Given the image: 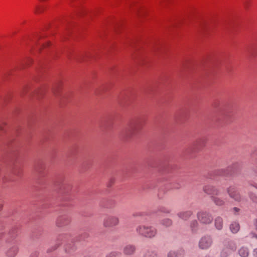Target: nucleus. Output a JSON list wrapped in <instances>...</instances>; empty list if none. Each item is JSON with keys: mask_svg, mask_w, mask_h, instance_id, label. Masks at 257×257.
Returning <instances> with one entry per match:
<instances>
[{"mask_svg": "<svg viewBox=\"0 0 257 257\" xmlns=\"http://www.w3.org/2000/svg\"><path fill=\"white\" fill-rule=\"evenodd\" d=\"M136 231L139 235L148 238L155 237L158 232L157 229L155 227L144 224L138 225L136 228Z\"/></svg>", "mask_w": 257, "mask_h": 257, "instance_id": "f257e3e1", "label": "nucleus"}, {"mask_svg": "<svg viewBox=\"0 0 257 257\" xmlns=\"http://www.w3.org/2000/svg\"><path fill=\"white\" fill-rule=\"evenodd\" d=\"M141 127L138 124H130L121 133L122 137L129 140L136 136L140 132Z\"/></svg>", "mask_w": 257, "mask_h": 257, "instance_id": "f03ea898", "label": "nucleus"}, {"mask_svg": "<svg viewBox=\"0 0 257 257\" xmlns=\"http://www.w3.org/2000/svg\"><path fill=\"white\" fill-rule=\"evenodd\" d=\"M236 246L235 242L232 240L225 241L220 251L221 257H227L235 250Z\"/></svg>", "mask_w": 257, "mask_h": 257, "instance_id": "7ed1b4c3", "label": "nucleus"}, {"mask_svg": "<svg viewBox=\"0 0 257 257\" xmlns=\"http://www.w3.org/2000/svg\"><path fill=\"white\" fill-rule=\"evenodd\" d=\"M228 196L234 201L239 202L242 200V197L238 189L234 186H229L226 189Z\"/></svg>", "mask_w": 257, "mask_h": 257, "instance_id": "20e7f679", "label": "nucleus"}, {"mask_svg": "<svg viewBox=\"0 0 257 257\" xmlns=\"http://www.w3.org/2000/svg\"><path fill=\"white\" fill-rule=\"evenodd\" d=\"M197 218L200 223L207 224L212 222L213 218L212 215L205 211H200L197 213Z\"/></svg>", "mask_w": 257, "mask_h": 257, "instance_id": "39448f33", "label": "nucleus"}, {"mask_svg": "<svg viewBox=\"0 0 257 257\" xmlns=\"http://www.w3.org/2000/svg\"><path fill=\"white\" fill-rule=\"evenodd\" d=\"M212 243V237L210 235H205L200 238L198 246L200 249H207L211 247Z\"/></svg>", "mask_w": 257, "mask_h": 257, "instance_id": "423d86ee", "label": "nucleus"}, {"mask_svg": "<svg viewBox=\"0 0 257 257\" xmlns=\"http://www.w3.org/2000/svg\"><path fill=\"white\" fill-rule=\"evenodd\" d=\"M119 219L116 216H109L105 217L103 220V225L106 227H111L117 225Z\"/></svg>", "mask_w": 257, "mask_h": 257, "instance_id": "0eeeda50", "label": "nucleus"}, {"mask_svg": "<svg viewBox=\"0 0 257 257\" xmlns=\"http://www.w3.org/2000/svg\"><path fill=\"white\" fill-rule=\"evenodd\" d=\"M203 191L205 193L213 195H218L219 191L215 186L212 185H206L203 187Z\"/></svg>", "mask_w": 257, "mask_h": 257, "instance_id": "6e6552de", "label": "nucleus"}, {"mask_svg": "<svg viewBox=\"0 0 257 257\" xmlns=\"http://www.w3.org/2000/svg\"><path fill=\"white\" fill-rule=\"evenodd\" d=\"M19 251V247L16 244H14L6 251V255L7 257H15Z\"/></svg>", "mask_w": 257, "mask_h": 257, "instance_id": "1a4fd4ad", "label": "nucleus"}, {"mask_svg": "<svg viewBox=\"0 0 257 257\" xmlns=\"http://www.w3.org/2000/svg\"><path fill=\"white\" fill-rule=\"evenodd\" d=\"M70 219L67 216L60 217L57 220L56 224L58 227H62L69 224Z\"/></svg>", "mask_w": 257, "mask_h": 257, "instance_id": "9d476101", "label": "nucleus"}, {"mask_svg": "<svg viewBox=\"0 0 257 257\" xmlns=\"http://www.w3.org/2000/svg\"><path fill=\"white\" fill-rule=\"evenodd\" d=\"M136 251V247L132 244H128L125 245L123 248V253L125 255H132Z\"/></svg>", "mask_w": 257, "mask_h": 257, "instance_id": "9b49d317", "label": "nucleus"}, {"mask_svg": "<svg viewBox=\"0 0 257 257\" xmlns=\"http://www.w3.org/2000/svg\"><path fill=\"white\" fill-rule=\"evenodd\" d=\"M192 212L190 210L181 211L177 214V216L181 219L187 220L192 215Z\"/></svg>", "mask_w": 257, "mask_h": 257, "instance_id": "f8f14e48", "label": "nucleus"}, {"mask_svg": "<svg viewBox=\"0 0 257 257\" xmlns=\"http://www.w3.org/2000/svg\"><path fill=\"white\" fill-rule=\"evenodd\" d=\"M212 200L216 205L222 206L225 204L226 199L216 196H212Z\"/></svg>", "mask_w": 257, "mask_h": 257, "instance_id": "ddd939ff", "label": "nucleus"}, {"mask_svg": "<svg viewBox=\"0 0 257 257\" xmlns=\"http://www.w3.org/2000/svg\"><path fill=\"white\" fill-rule=\"evenodd\" d=\"M214 224L217 229L221 230L223 227L222 218L219 216L216 217L214 220Z\"/></svg>", "mask_w": 257, "mask_h": 257, "instance_id": "4468645a", "label": "nucleus"}, {"mask_svg": "<svg viewBox=\"0 0 257 257\" xmlns=\"http://www.w3.org/2000/svg\"><path fill=\"white\" fill-rule=\"evenodd\" d=\"M183 254L182 250H170L167 254V257H182Z\"/></svg>", "mask_w": 257, "mask_h": 257, "instance_id": "2eb2a0df", "label": "nucleus"}, {"mask_svg": "<svg viewBox=\"0 0 257 257\" xmlns=\"http://www.w3.org/2000/svg\"><path fill=\"white\" fill-rule=\"evenodd\" d=\"M239 228L240 226L239 224L236 222H232L230 225V229L231 231L233 233L237 232L239 230Z\"/></svg>", "mask_w": 257, "mask_h": 257, "instance_id": "dca6fc26", "label": "nucleus"}, {"mask_svg": "<svg viewBox=\"0 0 257 257\" xmlns=\"http://www.w3.org/2000/svg\"><path fill=\"white\" fill-rule=\"evenodd\" d=\"M238 253L241 257H247L248 255V249L246 247H241L238 250Z\"/></svg>", "mask_w": 257, "mask_h": 257, "instance_id": "f3484780", "label": "nucleus"}, {"mask_svg": "<svg viewBox=\"0 0 257 257\" xmlns=\"http://www.w3.org/2000/svg\"><path fill=\"white\" fill-rule=\"evenodd\" d=\"M161 224L166 227H168L172 225V221L169 218H165L161 221Z\"/></svg>", "mask_w": 257, "mask_h": 257, "instance_id": "a211bd4d", "label": "nucleus"}, {"mask_svg": "<svg viewBox=\"0 0 257 257\" xmlns=\"http://www.w3.org/2000/svg\"><path fill=\"white\" fill-rule=\"evenodd\" d=\"M144 257H159L158 255L153 251L147 252Z\"/></svg>", "mask_w": 257, "mask_h": 257, "instance_id": "6ab92c4d", "label": "nucleus"}, {"mask_svg": "<svg viewBox=\"0 0 257 257\" xmlns=\"http://www.w3.org/2000/svg\"><path fill=\"white\" fill-rule=\"evenodd\" d=\"M43 11V9L42 7L39 6H36L35 7V10H34V13L36 14H40L41 13H42Z\"/></svg>", "mask_w": 257, "mask_h": 257, "instance_id": "aec40b11", "label": "nucleus"}, {"mask_svg": "<svg viewBox=\"0 0 257 257\" xmlns=\"http://www.w3.org/2000/svg\"><path fill=\"white\" fill-rule=\"evenodd\" d=\"M198 225V223L197 221L194 220L191 223L190 226L192 230H195Z\"/></svg>", "mask_w": 257, "mask_h": 257, "instance_id": "412c9836", "label": "nucleus"}, {"mask_svg": "<svg viewBox=\"0 0 257 257\" xmlns=\"http://www.w3.org/2000/svg\"><path fill=\"white\" fill-rule=\"evenodd\" d=\"M3 205L2 200L0 199V211L2 209Z\"/></svg>", "mask_w": 257, "mask_h": 257, "instance_id": "4be33fe9", "label": "nucleus"}, {"mask_svg": "<svg viewBox=\"0 0 257 257\" xmlns=\"http://www.w3.org/2000/svg\"><path fill=\"white\" fill-rule=\"evenodd\" d=\"M254 255H255V257H257V248L255 249L254 250Z\"/></svg>", "mask_w": 257, "mask_h": 257, "instance_id": "5701e85b", "label": "nucleus"}, {"mask_svg": "<svg viewBox=\"0 0 257 257\" xmlns=\"http://www.w3.org/2000/svg\"><path fill=\"white\" fill-rule=\"evenodd\" d=\"M233 209L236 212H238L239 210V208L237 207H234Z\"/></svg>", "mask_w": 257, "mask_h": 257, "instance_id": "b1692460", "label": "nucleus"}, {"mask_svg": "<svg viewBox=\"0 0 257 257\" xmlns=\"http://www.w3.org/2000/svg\"><path fill=\"white\" fill-rule=\"evenodd\" d=\"M254 224L255 226V229L257 230V220H255L254 221Z\"/></svg>", "mask_w": 257, "mask_h": 257, "instance_id": "393cba45", "label": "nucleus"}, {"mask_svg": "<svg viewBox=\"0 0 257 257\" xmlns=\"http://www.w3.org/2000/svg\"><path fill=\"white\" fill-rule=\"evenodd\" d=\"M137 13H138V15L139 16H140L142 15L140 12H139V11H138Z\"/></svg>", "mask_w": 257, "mask_h": 257, "instance_id": "a878e982", "label": "nucleus"}, {"mask_svg": "<svg viewBox=\"0 0 257 257\" xmlns=\"http://www.w3.org/2000/svg\"><path fill=\"white\" fill-rule=\"evenodd\" d=\"M256 164H257V159L256 160Z\"/></svg>", "mask_w": 257, "mask_h": 257, "instance_id": "bb28decb", "label": "nucleus"}]
</instances>
